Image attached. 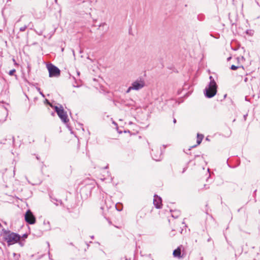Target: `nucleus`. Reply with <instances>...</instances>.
Segmentation results:
<instances>
[{"mask_svg":"<svg viewBox=\"0 0 260 260\" xmlns=\"http://www.w3.org/2000/svg\"><path fill=\"white\" fill-rule=\"evenodd\" d=\"M2 231L3 233V239L7 242L8 246L17 243L21 238V236L20 235L14 232H11L9 230L3 229Z\"/></svg>","mask_w":260,"mask_h":260,"instance_id":"nucleus-1","label":"nucleus"},{"mask_svg":"<svg viewBox=\"0 0 260 260\" xmlns=\"http://www.w3.org/2000/svg\"><path fill=\"white\" fill-rule=\"evenodd\" d=\"M210 82L204 91L205 96L207 98H213L217 93V85L212 76L209 77Z\"/></svg>","mask_w":260,"mask_h":260,"instance_id":"nucleus-2","label":"nucleus"},{"mask_svg":"<svg viewBox=\"0 0 260 260\" xmlns=\"http://www.w3.org/2000/svg\"><path fill=\"white\" fill-rule=\"evenodd\" d=\"M53 108L61 121L63 123H67L69 121V119L68 118L67 112L64 111L62 106L61 105H59V107L55 106L53 107Z\"/></svg>","mask_w":260,"mask_h":260,"instance_id":"nucleus-3","label":"nucleus"},{"mask_svg":"<svg viewBox=\"0 0 260 260\" xmlns=\"http://www.w3.org/2000/svg\"><path fill=\"white\" fill-rule=\"evenodd\" d=\"M50 77H58L60 74V70L52 63L48 64L47 66Z\"/></svg>","mask_w":260,"mask_h":260,"instance_id":"nucleus-4","label":"nucleus"},{"mask_svg":"<svg viewBox=\"0 0 260 260\" xmlns=\"http://www.w3.org/2000/svg\"><path fill=\"white\" fill-rule=\"evenodd\" d=\"M145 81L142 78L137 79L132 83V88L133 90H139L145 86Z\"/></svg>","mask_w":260,"mask_h":260,"instance_id":"nucleus-5","label":"nucleus"},{"mask_svg":"<svg viewBox=\"0 0 260 260\" xmlns=\"http://www.w3.org/2000/svg\"><path fill=\"white\" fill-rule=\"evenodd\" d=\"M24 218L25 221L30 224H34L36 222V217L30 210H28L26 212L24 215Z\"/></svg>","mask_w":260,"mask_h":260,"instance_id":"nucleus-6","label":"nucleus"},{"mask_svg":"<svg viewBox=\"0 0 260 260\" xmlns=\"http://www.w3.org/2000/svg\"><path fill=\"white\" fill-rule=\"evenodd\" d=\"M8 115V111L6 108L0 107V123H3L6 120Z\"/></svg>","mask_w":260,"mask_h":260,"instance_id":"nucleus-7","label":"nucleus"},{"mask_svg":"<svg viewBox=\"0 0 260 260\" xmlns=\"http://www.w3.org/2000/svg\"><path fill=\"white\" fill-rule=\"evenodd\" d=\"M153 204L157 209L161 208L162 206L161 198L155 194L154 196Z\"/></svg>","mask_w":260,"mask_h":260,"instance_id":"nucleus-8","label":"nucleus"},{"mask_svg":"<svg viewBox=\"0 0 260 260\" xmlns=\"http://www.w3.org/2000/svg\"><path fill=\"white\" fill-rule=\"evenodd\" d=\"M91 2L88 0V1H83L82 2V4L79 3V5L80 6V8H82L85 10H87L88 8H89L91 9L90 6H91Z\"/></svg>","mask_w":260,"mask_h":260,"instance_id":"nucleus-9","label":"nucleus"},{"mask_svg":"<svg viewBox=\"0 0 260 260\" xmlns=\"http://www.w3.org/2000/svg\"><path fill=\"white\" fill-rule=\"evenodd\" d=\"M181 248L182 246H179L177 249L173 251V254L174 257H177L178 258L183 257V256L181 255Z\"/></svg>","mask_w":260,"mask_h":260,"instance_id":"nucleus-10","label":"nucleus"},{"mask_svg":"<svg viewBox=\"0 0 260 260\" xmlns=\"http://www.w3.org/2000/svg\"><path fill=\"white\" fill-rule=\"evenodd\" d=\"M151 154L153 159L156 161H159L161 160V151L160 149L158 150V155H155V154L153 153H151Z\"/></svg>","mask_w":260,"mask_h":260,"instance_id":"nucleus-11","label":"nucleus"},{"mask_svg":"<svg viewBox=\"0 0 260 260\" xmlns=\"http://www.w3.org/2000/svg\"><path fill=\"white\" fill-rule=\"evenodd\" d=\"M203 138H204L203 135L200 134H197V145H200L201 144ZM196 146H197V145H193V146L190 147V148L189 149V150H190L191 149V148L196 147Z\"/></svg>","mask_w":260,"mask_h":260,"instance_id":"nucleus-12","label":"nucleus"},{"mask_svg":"<svg viewBox=\"0 0 260 260\" xmlns=\"http://www.w3.org/2000/svg\"><path fill=\"white\" fill-rule=\"evenodd\" d=\"M34 234L37 237H41L43 235V231L36 228L34 229Z\"/></svg>","mask_w":260,"mask_h":260,"instance_id":"nucleus-13","label":"nucleus"},{"mask_svg":"<svg viewBox=\"0 0 260 260\" xmlns=\"http://www.w3.org/2000/svg\"><path fill=\"white\" fill-rule=\"evenodd\" d=\"M115 208L117 211H120L122 210V204L120 203H117L115 205Z\"/></svg>","mask_w":260,"mask_h":260,"instance_id":"nucleus-14","label":"nucleus"},{"mask_svg":"<svg viewBox=\"0 0 260 260\" xmlns=\"http://www.w3.org/2000/svg\"><path fill=\"white\" fill-rule=\"evenodd\" d=\"M180 214V212L179 211H174L172 214V216L173 217L177 218Z\"/></svg>","mask_w":260,"mask_h":260,"instance_id":"nucleus-15","label":"nucleus"},{"mask_svg":"<svg viewBox=\"0 0 260 260\" xmlns=\"http://www.w3.org/2000/svg\"><path fill=\"white\" fill-rule=\"evenodd\" d=\"M50 198H51V201H52V202H53V203L54 204H55L56 205H58V204H57V203H55V202H58V203H59L60 204H61V203H62V202H61V200H57L56 199H54V198H52V197H50Z\"/></svg>","mask_w":260,"mask_h":260,"instance_id":"nucleus-16","label":"nucleus"},{"mask_svg":"<svg viewBox=\"0 0 260 260\" xmlns=\"http://www.w3.org/2000/svg\"><path fill=\"white\" fill-rule=\"evenodd\" d=\"M44 224L45 225V224H47V228L45 229L46 231H48V230H50V223L49 221H47L46 222L45 220L44 221V222H43Z\"/></svg>","mask_w":260,"mask_h":260,"instance_id":"nucleus-17","label":"nucleus"},{"mask_svg":"<svg viewBox=\"0 0 260 260\" xmlns=\"http://www.w3.org/2000/svg\"><path fill=\"white\" fill-rule=\"evenodd\" d=\"M13 256L14 257V260H19V258L20 257V255L19 254H17L15 253H13Z\"/></svg>","mask_w":260,"mask_h":260,"instance_id":"nucleus-18","label":"nucleus"},{"mask_svg":"<svg viewBox=\"0 0 260 260\" xmlns=\"http://www.w3.org/2000/svg\"><path fill=\"white\" fill-rule=\"evenodd\" d=\"M15 72H16V70L15 69L11 70H10L9 71V75L10 76H13V75H14V74H15Z\"/></svg>","mask_w":260,"mask_h":260,"instance_id":"nucleus-19","label":"nucleus"},{"mask_svg":"<svg viewBox=\"0 0 260 260\" xmlns=\"http://www.w3.org/2000/svg\"><path fill=\"white\" fill-rule=\"evenodd\" d=\"M27 26L25 25L20 27L19 30L20 31H24L25 30V29L27 28Z\"/></svg>","mask_w":260,"mask_h":260,"instance_id":"nucleus-20","label":"nucleus"},{"mask_svg":"<svg viewBox=\"0 0 260 260\" xmlns=\"http://www.w3.org/2000/svg\"><path fill=\"white\" fill-rule=\"evenodd\" d=\"M238 68V66H236L235 65H232L230 69L232 70H236Z\"/></svg>","mask_w":260,"mask_h":260,"instance_id":"nucleus-21","label":"nucleus"},{"mask_svg":"<svg viewBox=\"0 0 260 260\" xmlns=\"http://www.w3.org/2000/svg\"><path fill=\"white\" fill-rule=\"evenodd\" d=\"M18 243L19 245L21 246V247H22L24 246V242L23 241H21L20 240L17 242Z\"/></svg>","mask_w":260,"mask_h":260,"instance_id":"nucleus-22","label":"nucleus"},{"mask_svg":"<svg viewBox=\"0 0 260 260\" xmlns=\"http://www.w3.org/2000/svg\"><path fill=\"white\" fill-rule=\"evenodd\" d=\"M132 90H133V88H132V86H131L127 88V90L126 91V92L129 93Z\"/></svg>","mask_w":260,"mask_h":260,"instance_id":"nucleus-23","label":"nucleus"},{"mask_svg":"<svg viewBox=\"0 0 260 260\" xmlns=\"http://www.w3.org/2000/svg\"><path fill=\"white\" fill-rule=\"evenodd\" d=\"M27 237V235L26 234H24L23 235V236L21 237V238H26Z\"/></svg>","mask_w":260,"mask_h":260,"instance_id":"nucleus-24","label":"nucleus"},{"mask_svg":"<svg viewBox=\"0 0 260 260\" xmlns=\"http://www.w3.org/2000/svg\"><path fill=\"white\" fill-rule=\"evenodd\" d=\"M204 187H205L206 189H208V188H209V185H208L205 184V185H204Z\"/></svg>","mask_w":260,"mask_h":260,"instance_id":"nucleus-25","label":"nucleus"},{"mask_svg":"<svg viewBox=\"0 0 260 260\" xmlns=\"http://www.w3.org/2000/svg\"><path fill=\"white\" fill-rule=\"evenodd\" d=\"M247 116V114L244 115V120H246Z\"/></svg>","mask_w":260,"mask_h":260,"instance_id":"nucleus-26","label":"nucleus"},{"mask_svg":"<svg viewBox=\"0 0 260 260\" xmlns=\"http://www.w3.org/2000/svg\"><path fill=\"white\" fill-rule=\"evenodd\" d=\"M40 94H41L43 97H44V95L43 94V93L41 91H40Z\"/></svg>","mask_w":260,"mask_h":260,"instance_id":"nucleus-27","label":"nucleus"},{"mask_svg":"<svg viewBox=\"0 0 260 260\" xmlns=\"http://www.w3.org/2000/svg\"><path fill=\"white\" fill-rule=\"evenodd\" d=\"M211 238L210 237V238H208V239L207 240V241H208V242H209V241H211Z\"/></svg>","mask_w":260,"mask_h":260,"instance_id":"nucleus-28","label":"nucleus"},{"mask_svg":"<svg viewBox=\"0 0 260 260\" xmlns=\"http://www.w3.org/2000/svg\"><path fill=\"white\" fill-rule=\"evenodd\" d=\"M77 75H78V76H79V75H80V72H79V71H77Z\"/></svg>","mask_w":260,"mask_h":260,"instance_id":"nucleus-29","label":"nucleus"},{"mask_svg":"<svg viewBox=\"0 0 260 260\" xmlns=\"http://www.w3.org/2000/svg\"><path fill=\"white\" fill-rule=\"evenodd\" d=\"M173 122H174V123H175L176 122V119H174V120H173Z\"/></svg>","mask_w":260,"mask_h":260,"instance_id":"nucleus-30","label":"nucleus"},{"mask_svg":"<svg viewBox=\"0 0 260 260\" xmlns=\"http://www.w3.org/2000/svg\"><path fill=\"white\" fill-rule=\"evenodd\" d=\"M231 58H232L231 57H228V59H228V61H229V60H230L231 59Z\"/></svg>","mask_w":260,"mask_h":260,"instance_id":"nucleus-31","label":"nucleus"},{"mask_svg":"<svg viewBox=\"0 0 260 260\" xmlns=\"http://www.w3.org/2000/svg\"><path fill=\"white\" fill-rule=\"evenodd\" d=\"M90 238L91 239H94V236H90Z\"/></svg>","mask_w":260,"mask_h":260,"instance_id":"nucleus-32","label":"nucleus"},{"mask_svg":"<svg viewBox=\"0 0 260 260\" xmlns=\"http://www.w3.org/2000/svg\"><path fill=\"white\" fill-rule=\"evenodd\" d=\"M21 20V18L20 19H19L17 21V22H18L19 21H20Z\"/></svg>","mask_w":260,"mask_h":260,"instance_id":"nucleus-33","label":"nucleus"},{"mask_svg":"<svg viewBox=\"0 0 260 260\" xmlns=\"http://www.w3.org/2000/svg\"><path fill=\"white\" fill-rule=\"evenodd\" d=\"M226 96V94H224L223 96V99H224Z\"/></svg>","mask_w":260,"mask_h":260,"instance_id":"nucleus-34","label":"nucleus"},{"mask_svg":"<svg viewBox=\"0 0 260 260\" xmlns=\"http://www.w3.org/2000/svg\"><path fill=\"white\" fill-rule=\"evenodd\" d=\"M54 1L56 4H57V0H54Z\"/></svg>","mask_w":260,"mask_h":260,"instance_id":"nucleus-35","label":"nucleus"},{"mask_svg":"<svg viewBox=\"0 0 260 260\" xmlns=\"http://www.w3.org/2000/svg\"><path fill=\"white\" fill-rule=\"evenodd\" d=\"M148 256L149 257H151V254H148Z\"/></svg>","mask_w":260,"mask_h":260,"instance_id":"nucleus-36","label":"nucleus"},{"mask_svg":"<svg viewBox=\"0 0 260 260\" xmlns=\"http://www.w3.org/2000/svg\"><path fill=\"white\" fill-rule=\"evenodd\" d=\"M38 90H39L40 91V88H38Z\"/></svg>","mask_w":260,"mask_h":260,"instance_id":"nucleus-37","label":"nucleus"},{"mask_svg":"<svg viewBox=\"0 0 260 260\" xmlns=\"http://www.w3.org/2000/svg\"><path fill=\"white\" fill-rule=\"evenodd\" d=\"M113 123L115 125H117V124L115 122H113Z\"/></svg>","mask_w":260,"mask_h":260,"instance_id":"nucleus-38","label":"nucleus"},{"mask_svg":"<svg viewBox=\"0 0 260 260\" xmlns=\"http://www.w3.org/2000/svg\"><path fill=\"white\" fill-rule=\"evenodd\" d=\"M2 226L1 223H0V228Z\"/></svg>","mask_w":260,"mask_h":260,"instance_id":"nucleus-39","label":"nucleus"},{"mask_svg":"<svg viewBox=\"0 0 260 260\" xmlns=\"http://www.w3.org/2000/svg\"><path fill=\"white\" fill-rule=\"evenodd\" d=\"M47 244H48V246H49V242H47Z\"/></svg>","mask_w":260,"mask_h":260,"instance_id":"nucleus-40","label":"nucleus"},{"mask_svg":"<svg viewBox=\"0 0 260 260\" xmlns=\"http://www.w3.org/2000/svg\"><path fill=\"white\" fill-rule=\"evenodd\" d=\"M238 49V48H236V49H234V50H237Z\"/></svg>","mask_w":260,"mask_h":260,"instance_id":"nucleus-41","label":"nucleus"},{"mask_svg":"<svg viewBox=\"0 0 260 260\" xmlns=\"http://www.w3.org/2000/svg\"><path fill=\"white\" fill-rule=\"evenodd\" d=\"M152 152H154V150L152 149Z\"/></svg>","mask_w":260,"mask_h":260,"instance_id":"nucleus-42","label":"nucleus"},{"mask_svg":"<svg viewBox=\"0 0 260 260\" xmlns=\"http://www.w3.org/2000/svg\"><path fill=\"white\" fill-rule=\"evenodd\" d=\"M172 235H175V234L174 233H172Z\"/></svg>","mask_w":260,"mask_h":260,"instance_id":"nucleus-43","label":"nucleus"},{"mask_svg":"<svg viewBox=\"0 0 260 260\" xmlns=\"http://www.w3.org/2000/svg\"><path fill=\"white\" fill-rule=\"evenodd\" d=\"M185 171V169H184L183 171V173Z\"/></svg>","mask_w":260,"mask_h":260,"instance_id":"nucleus-44","label":"nucleus"}]
</instances>
